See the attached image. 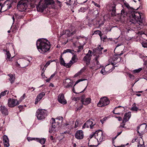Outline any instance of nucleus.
Instances as JSON below:
<instances>
[{"mask_svg": "<svg viewBox=\"0 0 147 147\" xmlns=\"http://www.w3.org/2000/svg\"><path fill=\"white\" fill-rule=\"evenodd\" d=\"M125 123L124 122L123 123V122L121 123L120 126L119 127V128H120L121 127L125 128L126 127H125L124 125H125Z\"/></svg>", "mask_w": 147, "mask_h": 147, "instance_id": "51", "label": "nucleus"}, {"mask_svg": "<svg viewBox=\"0 0 147 147\" xmlns=\"http://www.w3.org/2000/svg\"><path fill=\"white\" fill-rule=\"evenodd\" d=\"M94 33L95 34H98L100 36L101 40H102V34L101 33V32L100 31H99V30H97L94 32Z\"/></svg>", "mask_w": 147, "mask_h": 147, "instance_id": "32", "label": "nucleus"}, {"mask_svg": "<svg viewBox=\"0 0 147 147\" xmlns=\"http://www.w3.org/2000/svg\"><path fill=\"white\" fill-rule=\"evenodd\" d=\"M124 4L125 6L131 11V12H133L136 10H135L134 9L130 7L127 3H124ZM138 9H139V8H137L136 10H137Z\"/></svg>", "mask_w": 147, "mask_h": 147, "instance_id": "26", "label": "nucleus"}, {"mask_svg": "<svg viewBox=\"0 0 147 147\" xmlns=\"http://www.w3.org/2000/svg\"><path fill=\"white\" fill-rule=\"evenodd\" d=\"M74 51L73 50H71L70 49H67L66 50H65L63 52V54H65L67 53H71L72 54H73V52H74Z\"/></svg>", "mask_w": 147, "mask_h": 147, "instance_id": "36", "label": "nucleus"}, {"mask_svg": "<svg viewBox=\"0 0 147 147\" xmlns=\"http://www.w3.org/2000/svg\"><path fill=\"white\" fill-rule=\"evenodd\" d=\"M116 5L114 3L111 4L110 7V10L112 11L111 15L113 16H116Z\"/></svg>", "mask_w": 147, "mask_h": 147, "instance_id": "16", "label": "nucleus"}, {"mask_svg": "<svg viewBox=\"0 0 147 147\" xmlns=\"http://www.w3.org/2000/svg\"><path fill=\"white\" fill-rule=\"evenodd\" d=\"M25 94H24L23 95L20 97V99L21 100H22L24 99L25 97Z\"/></svg>", "mask_w": 147, "mask_h": 147, "instance_id": "59", "label": "nucleus"}, {"mask_svg": "<svg viewBox=\"0 0 147 147\" xmlns=\"http://www.w3.org/2000/svg\"><path fill=\"white\" fill-rule=\"evenodd\" d=\"M11 3L9 0H7L1 6L0 12H1L7 11L11 7Z\"/></svg>", "mask_w": 147, "mask_h": 147, "instance_id": "8", "label": "nucleus"}, {"mask_svg": "<svg viewBox=\"0 0 147 147\" xmlns=\"http://www.w3.org/2000/svg\"><path fill=\"white\" fill-rule=\"evenodd\" d=\"M68 30L69 31L71 32L70 34H68L69 36H72L76 34V30L75 29V27L74 26H71L70 27Z\"/></svg>", "mask_w": 147, "mask_h": 147, "instance_id": "23", "label": "nucleus"}, {"mask_svg": "<svg viewBox=\"0 0 147 147\" xmlns=\"http://www.w3.org/2000/svg\"><path fill=\"white\" fill-rule=\"evenodd\" d=\"M73 64V63L72 62V61L71 60L67 64L66 63L64 66L65 67L67 68H69Z\"/></svg>", "mask_w": 147, "mask_h": 147, "instance_id": "34", "label": "nucleus"}, {"mask_svg": "<svg viewBox=\"0 0 147 147\" xmlns=\"http://www.w3.org/2000/svg\"><path fill=\"white\" fill-rule=\"evenodd\" d=\"M110 103V100L108 98L104 97L101 98L97 104V106L99 107H103L108 105Z\"/></svg>", "mask_w": 147, "mask_h": 147, "instance_id": "7", "label": "nucleus"}, {"mask_svg": "<svg viewBox=\"0 0 147 147\" xmlns=\"http://www.w3.org/2000/svg\"><path fill=\"white\" fill-rule=\"evenodd\" d=\"M3 51H5L6 53L5 54L7 55V58L6 59H10V57H11V54L9 53V51H7V50H4Z\"/></svg>", "mask_w": 147, "mask_h": 147, "instance_id": "37", "label": "nucleus"}, {"mask_svg": "<svg viewBox=\"0 0 147 147\" xmlns=\"http://www.w3.org/2000/svg\"><path fill=\"white\" fill-rule=\"evenodd\" d=\"M123 51H121V53L120 54H116L114 55L113 56V60L114 61H117L118 59V58L121 55L123 54Z\"/></svg>", "mask_w": 147, "mask_h": 147, "instance_id": "25", "label": "nucleus"}, {"mask_svg": "<svg viewBox=\"0 0 147 147\" xmlns=\"http://www.w3.org/2000/svg\"><path fill=\"white\" fill-rule=\"evenodd\" d=\"M76 0H69V2L70 3V5H71L72 4H74L75 3V2Z\"/></svg>", "mask_w": 147, "mask_h": 147, "instance_id": "54", "label": "nucleus"}, {"mask_svg": "<svg viewBox=\"0 0 147 147\" xmlns=\"http://www.w3.org/2000/svg\"><path fill=\"white\" fill-rule=\"evenodd\" d=\"M138 147H144L143 146L142 144H140L139 142L138 143Z\"/></svg>", "mask_w": 147, "mask_h": 147, "instance_id": "63", "label": "nucleus"}, {"mask_svg": "<svg viewBox=\"0 0 147 147\" xmlns=\"http://www.w3.org/2000/svg\"><path fill=\"white\" fill-rule=\"evenodd\" d=\"M45 4H46L47 6L48 5L53 4L54 3L53 0H45Z\"/></svg>", "mask_w": 147, "mask_h": 147, "instance_id": "29", "label": "nucleus"}, {"mask_svg": "<svg viewBox=\"0 0 147 147\" xmlns=\"http://www.w3.org/2000/svg\"><path fill=\"white\" fill-rule=\"evenodd\" d=\"M51 120L52 121V125L50 128L49 132L50 133H54L56 131V128L57 125L59 123L58 122H56L55 119L53 118H51Z\"/></svg>", "mask_w": 147, "mask_h": 147, "instance_id": "9", "label": "nucleus"}, {"mask_svg": "<svg viewBox=\"0 0 147 147\" xmlns=\"http://www.w3.org/2000/svg\"><path fill=\"white\" fill-rule=\"evenodd\" d=\"M41 70V76H42V77L43 78H44V77H45V75L44 74V72H45V70H44V68H43Z\"/></svg>", "mask_w": 147, "mask_h": 147, "instance_id": "50", "label": "nucleus"}, {"mask_svg": "<svg viewBox=\"0 0 147 147\" xmlns=\"http://www.w3.org/2000/svg\"><path fill=\"white\" fill-rule=\"evenodd\" d=\"M82 81H83V79L82 78L78 80L77 81H76L75 84L74 85V86L76 84H78V83H79L80 82Z\"/></svg>", "mask_w": 147, "mask_h": 147, "instance_id": "56", "label": "nucleus"}, {"mask_svg": "<svg viewBox=\"0 0 147 147\" xmlns=\"http://www.w3.org/2000/svg\"><path fill=\"white\" fill-rule=\"evenodd\" d=\"M99 56H98L96 57L95 58V62L96 63V65H99L98 67H99L100 66V64L99 63L98 61V59L99 58Z\"/></svg>", "mask_w": 147, "mask_h": 147, "instance_id": "40", "label": "nucleus"}, {"mask_svg": "<svg viewBox=\"0 0 147 147\" xmlns=\"http://www.w3.org/2000/svg\"><path fill=\"white\" fill-rule=\"evenodd\" d=\"M102 40H102L104 42L105 41V40L107 38V36H102Z\"/></svg>", "mask_w": 147, "mask_h": 147, "instance_id": "60", "label": "nucleus"}, {"mask_svg": "<svg viewBox=\"0 0 147 147\" xmlns=\"http://www.w3.org/2000/svg\"><path fill=\"white\" fill-rule=\"evenodd\" d=\"M94 136L95 138L97 139L98 142H101L105 140V137L103 135L102 132L101 130L96 131L92 135H91L90 137L91 138Z\"/></svg>", "mask_w": 147, "mask_h": 147, "instance_id": "4", "label": "nucleus"}, {"mask_svg": "<svg viewBox=\"0 0 147 147\" xmlns=\"http://www.w3.org/2000/svg\"><path fill=\"white\" fill-rule=\"evenodd\" d=\"M129 77L130 78H131L133 80H134L135 78L134 76L133 75L131 74H129Z\"/></svg>", "mask_w": 147, "mask_h": 147, "instance_id": "53", "label": "nucleus"}, {"mask_svg": "<svg viewBox=\"0 0 147 147\" xmlns=\"http://www.w3.org/2000/svg\"><path fill=\"white\" fill-rule=\"evenodd\" d=\"M116 117L118 118V120L119 121H121L122 120V118L121 117Z\"/></svg>", "mask_w": 147, "mask_h": 147, "instance_id": "62", "label": "nucleus"}, {"mask_svg": "<svg viewBox=\"0 0 147 147\" xmlns=\"http://www.w3.org/2000/svg\"><path fill=\"white\" fill-rule=\"evenodd\" d=\"M56 74L55 72L53 74L51 75V77H50V79H51Z\"/></svg>", "mask_w": 147, "mask_h": 147, "instance_id": "64", "label": "nucleus"}, {"mask_svg": "<svg viewBox=\"0 0 147 147\" xmlns=\"http://www.w3.org/2000/svg\"><path fill=\"white\" fill-rule=\"evenodd\" d=\"M138 34L139 35H142V34H144L145 36H146L147 37V35L146 34H144V32H139L138 33Z\"/></svg>", "mask_w": 147, "mask_h": 147, "instance_id": "61", "label": "nucleus"}, {"mask_svg": "<svg viewBox=\"0 0 147 147\" xmlns=\"http://www.w3.org/2000/svg\"><path fill=\"white\" fill-rule=\"evenodd\" d=\"M85 96L83 94V105H88L91 102V99L90 98L88 97L86 98H84Z\"/></svg>", "mask_w": 147, "mask_h": 147, "instance_id": "22", "label": "nucleus"}, {"mask_svg": "<svg viewBox=\"0 0 147 147\" xmlns=\"http://www.w3.org/2000/svg\"><path fill=\"white\" fill-rule=\"evenodd\" d=\"M138 108L137 107H132L130 110L133 111H136L137 112L138 111Z\"/></svg>", "mask_w": 147, "mask_h": 147, "instance_id": "46", "label": "nucleus"}, {"mask_svg": "<svg viewBox=\"0 0 147 147\" xmlns=\"http://www.w3.org/2000/svg\"><path fill=\"white\" fill-rule=\"evenodd\" d=\"M69 31L68 29L67 30H65L63 32V33L60 34V35L61 36H62L64 34H65L67 35V36H68L69 37L71 36H69L68 35L69 34H70V33H70L71 32H69Z\"/></svg>", "mask_w": 147, "mask_h": 147, "instance_id": "33", "label": "nucleus"}, {"mask_svg": "<svg viewBox=\"0 0 147 147\" xmlns=\"http://www.w3.org/2000/svg\"><path fill=\"white\" fill-rule=\"evenodd\" d=\"M95 125V124H93V123L92 121L89 120L83 125V128L85 127L88 128L90 127L91 129H92Z\"/></svg>", "mask_w": 147, "mask_h": 147, "instance_id": "13", "label": "nucleus"}, {"mask_svg": "<svg viewBox=\"0 0 147 147\" xmlns=\"http://www.w3.org/2000/svg\"><path fill=\"white\" fill-rule=\"evenodd\" d=\"M134 32V30H133L132 29H129L127 30V32L129 33H131V32Z\"/></svg>", "mask_w": 147, "mask_h": 147, "instance_id": "57", "label": "nucleus"}, {"mask_svg": "<svg viewBox=\"0 0 147 147\" xmlns=\"http://www.w3.org/2000/svg\"><path fill=\"white\" fill-rule=\"evenodd\" d=\"M9 93V91L7 90H5L4 91L2 92L0 94V99L2 96H3L6 95V94H8Z\"/></svg>", "mask_w": 147, "mask_h": 147, "instance_id": "31", "label": "nucleus"}, {"mask_svg": "<svg viewBox=\"0 0 147 147\" xmlns=\"http://www.w3.org/2000/svg\"><path fill=\"white\" fill-rule=\"evenodd\" d=\"M45 95V92H43L39 93L37 96L35 100V104H36Z\"/></svg>", "mask_w": 147, "mask_h": 147, "instance_id": "14", "label": "nucleus"}, {"mask_svg": "<svg viewBox=\"0 0 147 147\" xmlns=\"http://www.w3.org/2000/svg\"><path fill=\"white\" fill-rule=\"evenodd\" d=\"M127 13L125 12V10L123 9L121 11V16H123V17H125Z\"/></svg>", "mask_w": 147, "mask_h": 147, "instance_id": "44", "label": "nucleus"}, {"mask_svg": "<svg viewBox=\"0 0 147 147\" xmlns=\"http://www.w3.org/2000/svg\"><path fill=\"white\" fill-rule=\"evenodd\" d=\"M60 63L61 65H63L64 66H65V64H66V63L65 62V61L63 58L61 56L60 57Z\"/></svg>", "mask_w": 147, "mask_h": 147, "instance_id": "35", "label": "nucleus"}, {"mask_svg": "<svg viewBox=\"0 0 147 147\" xmlns=\"http://www.w3.org/2000/svg\"><path fill=\"white\" fill-rule=\"evenodd\" d=\"M47 114V111L45 109H38L37 110L36 115L39 120H42L45 118Z\"/></svg>", "mask_w": 147, "mask_h": 147, "instance_id": "6", "label": "nucleus"}, {"mask_svg": "<svg viewBox=\"0 0 147 147\" xmlns=\"http://www.w3.org/2000/svg\"><path fill=\"white\" fill-rule=\"evenodd\" d=\"M76 138L78 139H81L83 138V131L82 130H80L77 131L75 134Z\"/></svg>", "mask_w": 147, "mask_h": 147, "instance_id": "21", "label": "nucleus"}, {"mask_svg": "<svg viewBox=\"0 0 147 147\" xmlns=\"http://www.w3.org/2000/svg\"><path fill=\"white\" fill-rule=\"evenodd\" d=\"M3 141L4 146L5 147H8L9 146V140L7 136L5 135L3 136Z\"/></svg>", "mask_w": 147, "mask_h": 147, "instance_id": "20", "label": "nucleus"}, {"mask_svg": "<svg viewBox=\"0 0 147 147\" xmlns=\"http://www.w3.org/2000/svg\"><path fill=\"white\" fill-rule=\"evenodd\" d=\"M141 14L142 13H140L139 12L136 11L131 12V16L132 18L130 20V22L133 24H135L137 22H139L143 24L144 25H146V23L145 22V20L144 18L142 17Z\"/></svg>", "mask_w": 147, "mask_h": 147, "instance_id": "2", "label": "nucleus"}, {"mask_svg": "<svg viewBox=\"0 0 147 147\" xmlns=\"http://www.w3.org/2000/svg\"><path fill=\"white\" fill-rule=\"evenodd\" d=\"M146 127V123H143L141 124L140 126H138L137 127V132L138 134H140L138 129L140 128H143L144 129H145Z\"/></svg>", "mask_w": 147, "mask_h": 147, "instance_id": "27", "label": "nucleus"}, {"mask_svg": "<svg viewBox=\"0 0 147 147\" xmlns=\"http://www.w3.org/2000/svg\"><path fill=\"white\" fill-rule=\"evenodd\" d=\"M19 104V101L16 99L9 98L8 99V105L9 107H13Z\"/></svg>", "mask_w": 147, "mask_h": 147, "instance_id": "10", "label": "nucleus"}, {"mask_svg": "<svg viewBox=\"0 0 147 147\" xmlns=\"http://www.w3.org/2000/svg\"><path fill=\"white\" fill-rule=\"evenodd\" d=\"M83 72V70L82 69L80 71L78 72L74 76V78H76L82 75V74Z\"/></svg>", "mask_w": 147, "mask_h": 147, "instance_id": "30", "label": "nucleus"}, {"mask_svg": "<svg viewBox=\"0 0 147 147\" xmlns=\"http://www.w3.org/2000/svg\"><path fill=\"white\" fill-rule=\"evenodd\" d=\"M36 45L38 51L42 54H45L49 51L51 47L50 42L46 38H41L38 40Z\"/></svg>", "mask_w": 147, "mask_h": 147, "instance_id": "1", "label": "nucleus"}, {"mask_svg": "<svg viewBox=\"0 0 147 147\" xmlns=\"http://www.w3.org/2000/svg\"><path fill=\"white\" fill-rule=\"evenodd\" d=\"M92 3H93L94 4V5L98 7V8H100V5L97 4V3H96V2H94V1H92Z\"/></svg>", "mask_w": 147, "mask_h": 147, "instance_id": "52", "label": "nucleus"}, {"mask_svg": "<svg viewBox=\"0 0 147 147\" xmlns=\"http://www.w3.org/2000/svg\"><path fill=\"white\" fill-rule=\"evenodd\" d=\"M108 71L107 70V67H106L104 69H102L100 71V72L102 74L104 75Z\"/></svg>", "mask_w": 147, "mask_h": 147, "instance_id": "38", "label": "nucleus"}, {"mask_svg": "<svg viewBox=\"0 0 147 147\" xmlns=\"http://www.w3.org/2000/svg\"><path fill=\"white\" fill-rule=\"evenodd\" d=\"M27 140H28V141L30 142L31 141L35 140V138H30V137H28V138H27Z\"/></svg>", "mask_w": 147, "mask_h": 147, "instance_id": "55", "label": "nucleus"}, {"mask_svg": "<svg viewBox=\"0 0 147 147\" xmlns=\"http://www.w3.org/2000/svg\"><path fill=\"white\" fill-rule=\"evenodd\" d=\"M131 116V112H129L127 113H126L124 115V117L123 120V123L124 122L126 123L127 121Z\"/></svg>", "mask_w": 147, "mask_h": 147, "instance_id": "19", "label": "nucleus"}, {"mask_svg": "<svg viewBox=\"0 0 147 147\" xmlns=\"http://www.w3.org/2000/svg\"><path fill=\"white\" fill-rule=\"evenodd\" d=\"M40 69H42L43 68H44V70L45 71L46 70V68L47 67V66L45 64V65H44V64H42L40 66Z\"/></svg>", "mask_w": 147, "mask_h": 147, "instance_id": "47", "label": "nucleus"}, {"mask_svg": "<svg viewBox=\"0 0 147 147\" xmlns=\"http://www.w3.org/2000/svg\"><path fill=\"white\" fill-rule=\"evenodd\" d=\"M36 140L42 144H44L45 142L46 139L44 138H36Z\"/></svg>", "mask_w": 147, "mask_h": 147, "instance_id": "28", "label": "nucleus"}, {"mask_svg": "<svg viewBox=\"0 0 147 147\" xmlns=\"http://www.w3.org/2000/svg\"><path fill=\"white\" fill-rule=\"evenodd\" d=\"M81 102L82 103H83V98L82 96L81 97ZM80 97H75L73 98L74 100H75L76 101H77L78 100H80Z\"/></svg>", "mask_w": 147, "mask_h": 147, "instance_id": "43", "label": "nucleus"}, {"mask_svg": "<svg viewBox=\"0 0 147 147\" xmlns=\"http://www.w3.org/2000/svg\"><path fill=\"white\" fill-rule=\"evenodd\" d=\"M58 100L59 102L63 105L67 103V101L65 98L64 95L63 93L60 94L58 96Z\"/></svg>", "mask_w": 147, "mask_h": 147, "instance_id": "11", "label": "nucleus"}, {"mask_svg": "<svg viewBox=\"0 0 147 147\" xmlns=\"http://www.w3.org/2000/svg\"><path fill=\"white\" fill-rule=\"evenodd\" d=\"M52 61V60H50L48 61L47 63H46V65H47V66H48V65H49L50 63H51V62H53V61Z\"/></svg>", "mask_w": 147, "mask_h": 147, "instance_id": "58", "label": "nucleus"}, {"mask_svg": "<svg viewBox=\"0 0 147 147\" xmlns=\"http://www.w3.org/2000/svg\"><path fill=\"white\" fill-rule=\"evenodd\" d=\"M79 121L78 120H77L75 123L74 127L75 128H76L78 127H79L80 126V125L79 124Z\"/></svg>", "mask_w": 147, "mask_h": 147, "instance_id": "42", "label": "nucleus"}, {"mask_svg": "<svg viewBox=\"0 0 147 147\" xmlns=\"http://www.w3.org/2000/svg\"><path fill=\"white\" fill-rule=\"evenodd\" d=\"M37 10L38 11L42 12L44 9L47 7L46 4L44 3H41V1L39 2L38 5L36 6Z\"/></svg>", "mask_w": 147, "mask_h": 147, "instance_id": "12", "label": "nucleus"}, {"mask_svg": "<svg viewBox=\"0 0 147 147\" xmlns=\"http://www.w3.org/2000/svg\"><path fill=\"white\" fill-rule=\"evenodd\" d=\"M28 0H21L18 3L17 8L19 11H22L26 10L28 7Z\"/></svg>", "mask_w": 147, "mask_h": 147, "instance_id": "5", "label": "nucleus"}, {"mask_svg": "<svg viewBox=\"0 0 147 147\" xmlns=\"http://www.w3.org/2000/svg\"><path fill=\"white\" fill-rule=\"evenodd\" d=\"M0 111L4 115H6L8 114V110L4 106H0Z\"/></svg>", "mask_w": 147, "mask_h": 147, "instance_id": "18", "label": "nucleus"}, {"mask_svg": "<svg viewBox=\"0 0 147 147\" xmlns=\"http://www.w3.org/2000/svg\"><path fill=\"white\" fill-rule=\"evenodd\" d=\"M8 76L10 77V78L9 79V81L10 82L11 84H12L15 80V75H13L11 74H9L8 75Z\"/></svg>", "mask_w": 147, "mask_h": 147, "instance_id": "24", "label": "nucleus"}, {"mask_svg": "<svg viewBox=\"0 0 147 147\" xmlns=\"http://www.w3.org/2000/svg\"><path fill=\"white\" fill-rule=\"evenodd\" d=\"M87 0H85V1H83V5H85V3H86L87 2ZM89 7L88 5L86 6V7H84L83 6V12H84L86 10L88 9Z\"/></svg>", "mask_w": 147, "mask_h": 147, "instance_id": "41", "label": "nucleus"}, {"mask_svg": "<svg viewBox=\"0 0 147 147\" xmlns=\"http://www.w3.org/2000/svg\"><path fill=\"white\" fill-rule=\"evenodd\" d=\"M122 108V111H123L124 110V108L123 107H121V106H118L117 107H115V108L112 111V112L114 114H115V110L117 109V108Z\"/></svg>", "mask_w": 147, "mask_h": 147, "instance_id": "45", "label": "nucleus"}, {"mask_svg": "<svg viewBox=\"0 0 147 147\" xmlns=\"http://www.w3.org/2000/svg\"><path fill=\"white\" fill-rule=\"evenodd\" d=\"M142 69L141 68H139L138 69L134 70L133 71V73L136 74L139 73L142 70Z\"/></svg>", "mask_w": 147, "mask_h": 147, "instance_id": "39", "label": "nucleus"}, {"mask_svg": "<svg viewBox=\"0 0 147 147\" xmlns=\"http://www.w3.org/2000/svg\"><path fill=\"white\" fill-rule=\"evenodd\" d=\"M92 52L89 50L88 53L83 58V63H84V67H83V71L87 68L89 67L92 69H94L95 65L94 64H90V59L92 56Z\"/></svg>", "mask_w": 147, "mask_h": 147, "instance_id": "3", "label": "nucleus"}, {"mask_svg": "<svg viewBox=\"0 0 147 147\" xmlns=\"http://www.w3.org/2000/svg\"><path fill=\"white\" fill-rule=\"evenodd\" d=\"M76 56L74 55L72 57L71 59V61H72V62L73 63L76 62Z\"/></svg>", "mask_w": 147, "mask_h": 147, "instance_id": "49", "label": "nucleus"}, {"mask_svg": "<svg viewBox=\"0 0 147 147\" xmlns=\"http://www.w3.org/2000/svg\"><path fill=\"white\" fill-rule=\"evenodd\" d=\"M142 44L143 47L147 48V41L145 42H143L142 43Z\"/></svg>", "mask_w": 147, "mask_h": 147, "instance_id": "48", "label": "nucleus"}, {"mask_svg": "<svg viewBox=\"0 0 147 147\" xmlns=\"http://www.w3.org/2000/svg\"><path fill=\"white\" fill-rule=\"evenodd\" d=\"M64 85L66 88H68L71 87L73 84L72 82H71V80L69 79H67L65 81L63 82Z\"/></svg>", "mask_w": 147, "mask_h": 147, "instance_id": "15", "label": "nucleus"}, {"mask_svg": "<svg viewBox=\"0 0 147 147\" xmlns=\"http://www.w3.org/2000/svg\"><path fill=\"white\" fill-rule=\"evenodd\" d=\"M103 49V47H101L100 45L98 46L96 48L93 50V52L95 53H98L100 55L102 54V50Z\"/></svg>", "mask_w": 147, "mask_h": 147, "instance_id": "17", "label": "nucleus"}]
</instances>
